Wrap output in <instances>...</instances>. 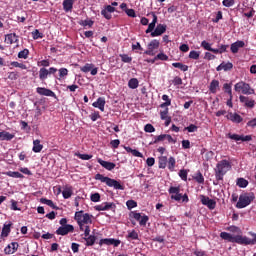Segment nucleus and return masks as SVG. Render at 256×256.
<instances>
[{
    "mask_svg": "<svg viewBox=\"0 0 256 256\" xmlns=\"http://www.w3.org/2000/svg\"><path fill=\"white\" fill-rule=\"evenodd\" d=\"M226 230L233 233V234H236V235H232V234L227 233V232H222L220 234V237L223 240H226V241L231 242V243H237V244L244 245V246L256 245V233L249 232L250 236L252 237V239H250L247 236H243L242 235V233H243L242 230L237 226L227 227Z\"/></svg>",
    "mask_w": 256,
    "mask_h": 256,
    "instance_id": "obj_1",
    "label": "nucleus"
},
{
    "mask_svg": "<svg viewBox=\"0 0 256 256\" xmlns=\"http://www.w3.org/2000/svg\"><path fill=\"white\" fill-rule=\"evenodd\" d=\"M232 168L228 160H221L215 168V178L217 183L214 182V185H218L220 181L223 182L224 176Z\"/></svg>",
    "mask_w": 256,
    "mask_h": 256,
    "instance_id": "obj_2",
    "label": "nucleus"
},
{
    "mask_svg": "<svg viewBox=\"0 0 256 256\" xmlns=\"http://www.w3.org/2000/svg\"><path fill=\"white\" fill-rule=\"evenodd\" d=\"M95 180L101 181L102 183H105L108 187L114 188L115 190H125V186L121 184V181L110 178L108 176H104L103 174L97 173L95 175Z\"/></svg>",
    "mask_w": 256,
    "mask_h": 256,
    "instance_id": "obj_3",
    "label": "nucleus"
},
{
    "mask_svg": "<svg viewBox=\"0 0 256 256\" xmlns=\"http://www.w3.org/2000/svg\"><path fill=\"white\" fill-rule=\"evenodd\" d=\"M256 199L254 192H244L238 197V202H236V208L244 209L249 206Z\"/></svg>",
    "mask_w": 256,
    "mask_h": 256,
    "instance_id": "obj_4",
    "label": "nucleus"
},
{
    "mask_svg": "<svg viewBox=\"0 0 256 256\" xmlns=\"http://www.w3.org/2000/svg\"><path fill=\"white\" fill-rule=\"evenodd\" d=\"M83 211H78L75 213L74 219L77 221L81 231L84 230V225H91L93 216L85 213Z\"/></svg>",
    "mask_w": 256,
    "mask_h": 256,
    "instance_id": "obj_5",
    "label": "nucleus"
},
{
    "mask_svg": "<svg viewBox=\"0 0 256 256\" xmlns=\"http://www.w3.org/2000/svg\"><path fill=\"white\" fill-rule=\"evenodd\" d=\"M234 91L242 92V94H244V95H254L255 94L254 88H251V85L244 81H240V82L234 84Z\"/></svg>",
    "mask_w": 256,
    "mask_h": 256,
    "instance_id": "obj_6",
    "label": "nucleus"
},
{
    "mask_svg": "<svg viewBox=\"0 0 256 256\" xmlns=\"http://www.w3.org/2000/svg\"><path fill=\"white\" fill-rule=\"evenodd\" d=\"M160 48V41L157 39L151 40L147 45V50L144 52L147 56H155V50H158Z\"/></svg>",
    "mask_w": 256,
    "mask_h": 256,
    "instance_id": "obj_7",
    "label": "nucleus"
},
{
    "mask_svg": "<svg viewBox=\"0 0 256 256\" xmlns=\"http://www.w3.org/2000/svg\"><path fill=\"white\" fill-rule=\"evenodd\" d=\"M130 218H134L136 221L139 222L140 226L145 227L147 222L149 221V217L147 215L141 216V213L130 212Z\"/></svg>",
    "mask_w": 256,
    "mask_h": 256,
    "instance_id": "obj_8",
    "label": "nucleus"
},
{
    "mask_svg": "<svg viewBox=\"0 0 256 256\" xmlns=\"http://www.w3.org/2000/svg\"><path fill=\"white\" fill-rule=\"evenodd\" d=\"M167 31V25L166 24H158L153 32H151V37H161V35H164Z\"/></svg>",
    "mask_w": 256,
    "mask_h": 256,
    "instance_id": "obj_9",
    "label": "nucleus"
},
{
    "mask_svg": "<svg viewBox=\"0 0 256 256\" xmlns=\"http://www.w3.org/2000/svg\"><path fill=\"white\" fill-rule=\"evenodd\" d=\"M80 70L83 73L91 72L92 76H96L98 73V68L94 67V64H92V63H86L84 66L80 67Z\"/></svg>",
    "mask_w": 256,
    "mask_h": 256,
    "instance_id": "obj_10",
    "label": "nucleus"
},
{
    "mask_svg": "<svg viewBox=\"0 0 256 256\" xmlns=\"http://www.w3.org/2000/svg\"><path fill=\"white\" fill-rule=\"evenodd\" d=\"M73 231H75V227H73V225H66L59 227L55 233L57 235L66 236L69 233H73Z\"/></svg>",
    "mask_w": 256,
    "mask_h": 256,
    "instance_id": "obj_11",
    "label": "nucleus"
},
{
    "mask_svg": "<svg viewBox=\"0 0 256 256\" xmlns=\"http://www.w3.org/2000/svg\"><path fill=\"white\" fill-rule=\"evenodd\" d=\"M36 93L38 95L41 96H45V97H53V98H57V95L55 94V92H53V90H50L49 88H36Z\"/></svg>",
    "mask_w": 256,
    "mask_h": 256,
    "instance_id": "obj_12",
    "label": "nucleus"
},
{
    "mask_svg": "<svg viewBox=\"0 0 256 256\" xmlns=\"http://www.w3.org/2000/svg\"><path fill=\"white\" fill-rule=\"evenodd\" d=\"M114 202H103V204H98L97 206H94V209L98 212L100 211H108L113 208H115Z\"/></svg>",
    "mask_w": 256,
    "mask_h": 256,
    "instance_id": "obj_13",
    "label": "nucleus"
},
{
    "mask_svg": "<svg viewBox=\"0 0 256 256\" xmlns=\"http://www.w3.org/2000/svg\"><path fill=\"white\" fill-rule=\"evenodd\" d=\"M239 99L245 108L253 109L255 107V100L250 99L249 96H240Z\"/></svg>",
    "mask_w": 256,
    "mask_h": 256,
    "instance_id": "obj_14",
    "label": "nucleus"
},
{
    "mask_svg": "<svg viewBox=\"0 0 256 256\" xmlns=\"http://www.w3.org/2000/svg\"><path fill=\"white\" fill-rule=\"evenodd\" d=\"M116 9L112 7L111 5H107L104 7V9L101 11V15L106 18L107 20L112 19V13H114Z\"/></svg>",
    "mask_w": 256,
    "mask_h": 256,
    "instance_id": "obj_15",
    "label": "nucleus"
},
{
    "mask_svg": "<svg viewBox=\"0 0 256 256\" xmlns=\"http://www.w3.org/2000/svg\"><path fill=\"white\" fill-rule=\"evenodd\" d=\"M97 162L107 171H113L116 167L115 163L102 160L101 158H99Z\"/></svg>",
    "mask_w": 256,
    "mask_h": 256,
    "instance_id": "obj_16",
    "label": "nucleus"
},
{
    "mask_svg": "<svg viewBox=\"0 0 256 256\" xmlns=\"http://www.w3.org/2000/svg\"><path fill=\"white\" fill-rule=\"evenodd\" d=\"M227 136L230 139L236 140V141H251L252 140V136L251 135L243 136V135L229 133Z\"/></svg>",
    "mask_w": 256,
    "mask_h": 256,
    "instance_id": "obj_17",
    "label": "nucleus"
},
{
    "mask_svg": "<svg viewBox=\"0 0 256 256\" xmlns=\"http://www.w3.org/2000/svg\"><path fill=\"white\" fill-rule=\"evenodd\" d=\"M245 47V42L243 40H238L231 44V52L232 54H237L239 52V49H242Z\"/></svg>",
    "mask_w": 256,
    "mask_h": 256,
    "instance_id": "obj_18",
    "label": "nucleus"
},
{
    "mask_svg": "<svg viewBox=\"0 0 256 256\" xmlns=\"http://www.w3.org/2000/svg\"><path fill=\"white\" fill-rule=\"evenodd\" d=\"M18 248L19 244L17 242H12L5 248V255H13L18 250Z\"/></svg>",
    "mask_w": 256,
    "mask_h": 256,
    "instance_id": "obj_19",
    "label": "nucleus"
},
{
    "mask_svg": "<svg viewBox=\"0 0 256 256\" xmlns=\"http://www.w3.org/2000/svg\"><path fill=\"white\" fill-rule=\"evenodd\" d=\"M5 41L9 45L16 44L19 41V36L16 35V33L7 34L6 38H5Z\"/></svg>",
    "mask_w": 256,
    "mask_h": 256,
    "instance_id": "obj_20",
    "label": "nucleus"
},
{
    "mask_svg": "<svg viewBox=\"0 0 256 256\" xmlns=\"http://www.w3.org/2000/svg\"><path fill=\"white\" fill-rule=\"evenodd\" d=\"M233 69V63L232 62H222L217 68V72H221L224 70L225 72L231 71Z\"/></svg>",
    "mask_w": 256,
    "mask_h": 256,
    "instance_id": "obj_21",
    "label": "nucleus"
},
{
    "mask_svg": "<svg viewBox=\"0 0 256 256\" xmlns=\"http://www.w3.org/2000/svg\"><path fill=\"white\" fill-rule=\"evenodd\" d=\"M105 104H106L105 99L103 97H100V98L97 99L96 102H94L92 104V106L94 108H98L100 111L104 112L105 111Z\"/></svg>",
    "mask_w": 256,
    "mask_h": 256,
    "instance_id": "obj_22",
    "label": "nucleus"
},
{
    "mask_svg": "<svg viewBox=\"0 0 256 256\" xmlns=\"http://www.w3.org/2000/svg\"><path fill=\"white\" fill-rule=\"evenodd\" d=\"M227 119L231 120L232 123H237V124L243 121V118L239 114L232 113V112L227 115Z\"/></svg>",
    "mask_w": 256,
    "mask_h": 256,
    "instance_id": "obj_23",
    "label": "nucleus"
},
{
    "mask_svg": "<svg viewBox=\"0 0 256 256\" xmlns=\"http://www.w3.org/2000/svg\"><path fill=\"white\" fill-rule=\"evenodd\" d=\"M219 85H220V82L219 80L217 79H213L209 85V91L212 93V94H216L217 91L219 90Z\"/></svg>",
    "mask_w": 256,
    "mask_h": 256,
    "instance_id": "obj_24",
    "label": "nucleus"
},
{
    "mask_svg": "<svg viewBox=\"0 0 256 256\" xmlns=\"http://www.w3.org/2000/svg\"><path fill=\"white\" fill-rule=\"evenodd\" d=\"M43 145L41 144V141L39 139L33 140V147H32V151L34 153H41V151L43 150Z\"/></svg>",
    "mask_w": 256,
    "mask_h": 256,
    "instance_id": "obj_25",
    "label": "nucleus"
},
{
    "mask_svg": "<svg viewBox=\"0 0 256 256\" xmlns=\"http://www.w3.org/2000/svg\"><path fill=\"white\" fill-rule=\"evenodd\" d=\"M75 4V0H64L63 1V9L65 12H70L73 10V5Z\"/></svg>",
    "mask_w": 256,
    "mask_h": 256,
    "instance_id": "obj_26",
    "label": "nucleus"
},
{
    "mask_svg": "<svg viewBox=\"0 0 256 256\" xmlns=\"http://www.w3.org/2000/svg\"><path fill=\"white\" fill-rule=\"evenodd\" d=\"M15 137V134H11L7 131L0 132L1 141H11Z\"/></svg>",
    "mask_w": 256,
    "mask_h": 256,
    "instance_id": "obj_27",
    "label": "nucleus"
},
{
    "mask_svg": "<svg viewBox=\"0 0 256 256\" xmlns=\"http://www.w3.org/2000/svg\"><path fill=\"white\" fill-rule=\"evenodd\" d=\"M168 165V157L167 156H160L158 158V167L159 169H166Z\"/></svg>",
    "mask_w": 256,
    "mask_h": 256,
    "instance_id": "obj_28",
    "label": "nucleus"
},
{
    "mask_svg": "<svg viewBox=\"0 0 256 256\" xmlns=\"http://www.w3.org/2000/svg\"><path fill=\"white\" fill-rule=\"evenodd\" d=\"M62 196L64 199L71 198V196H73V187L72 186L65 187L64 190L62 191Z\"/></svg>",
    "mask_w": 256,
    "mask_h": 256,
    "instance_id": "obj_29",
    "label": "nucleus"
},
{
    "mask_svg": "<svg viewBox=\"0 0 256 256\" xmlns=\"http://www.w3.org/2000/svg\"><path fill=\"white\" fill-rule=\"evenodd\" d=\"M40 203L47 205L49 207H51L52 209H59L58 206H56V204H54L53 200H48V198L42 197L40 198Z\"/></svg>",
    "mask_w": 256,
    "mask_h": 256,
    "instance_id": "obj_30",
    "label": "nucleus"
},
{
    "mask_svg": "<svg viewBox=\"0 0 256 256\" xmlns=\"http://www.w3.org/2000/svg\"><path fill=\"white\" fill-rule=\"evenodd\" d=\"M49 76V70L45 67L40 68L39 70V79L41 81H45L46 79H48Z\"/></svg>",
    "mask_w": 256,
    "mask_h": 256,
    "instance_id": "obj_31",
    "label": "nucleus"
},
{
    "mask_svg": "<svg viewBox=\"0 0 256 256\" xmlns=\"http://www.w3.org/2000/svg\"><path fill=\"white\" fill-rule=\"evenodd\" d=\"M162 100L165 101V102L160 105V108H167V107L172 105V100L170 99L168 94H163L162 95Z\"/></svg>",
    "mask_w": 256,
    "mask_h": 256,
    "instance_id": "obj_32",
    "label": "nucleus"
},
{
    "mask_svg": "<svg viewBox=\"0 0 256 256\" xmlns=\"http://www.w3.org/2000/svg\"><path fill=\"white\" fill-rule=\"evenodd\" d=\"M124 149H126V153H132L133 157L143 158V154L136 149H132L131 147H124Z\"/></svg>",
    "mask_w": 256,
    "mask_h": 256,
    "instance_id": "obj_33",
    "label": "nucleus"
},
{
    "mask_svg": "<svg viewBox=\"0 0 256 256\" xmlns=\"http://www.w3.org/2000/svg\"><path fill=\"white\" fill-rule=\"evenodd\" d=\"M6 175L8 177L14 178V179H23L24 175L18 171H8L6 172Z\"/></svg>",
    "mask_w": 256,
    "mask_h": 256,
    "instance_id": "obj_34",
    "label": "nucleus"
},
{
    "mask_svg": "<svg viewBox=\"0 0 256 256\" xmlns=\"http://www.w3.org/2000/svg\"><path fill=\"white\" fill-rule=\"evenodd\" d=\"M172 66L176 69H179L182 72H187L188 71V66L181 63V62H174V63H172Z\"/></svg>",
    "mask_w": 256,
    "mask_h": 256,
    "instance_id": "obj_35",
    "label": "nucleus"
},
{
    "mask_svg": "<svg viewBox=\"0 0 256 256\" xmlns=\"http://www.w3.org/2000/svg\"><path fill=\"white\" fill-rule=\"evenodd\" d=\"M139 87V80L137 78H130L128 80V88L137 89Z\"/></svg>",
    "mask_w": 256,
    "mask_h": 256,
    "instance_id": "obj_36",
    "label": "nucleus"
},
{
    "mask_svg": "<svg viewBox=\"0 0 256 256\" xmlns=\"http://www.w3.org/2000/svg\"><path fill=\"white\" fill-rule=\"evenodd\" d=\"M168 165V170L173 172L175 170L176 167V159L175 157H169L168 161H167Z\"/></svg>",
    "mask_w": 256,
    "mask_h": 256,
    "instance_id": "obj_37",
    "label": "nucleus"
},
{
    "mask_svg": "<svg viewBox=\"0 0 256 256\" xmlns=\"http://www.w3.org/2000/svg\"><path fill=\"white\" fill-rule=\"evenodd\" d=\"M10 232H11V224H5L2 229L1 237L2 238L8 237Z\"/></svg>",
    "mask_w": 256,
    "mask_h": 256,
    "instance_id": "obj_38",
    "label": "nucleus"
},
{
    "mask_svg": "<svg viewBox=\"0 0 256 256\" xmlns=\"http://www.w3.org/2000/svg\"><path fill=\"white\" fill-rule=\"evenodd\" d=\"M236 185L240 188H246L249 185V182L245 178H238Z\"/></svg>",
    "mask_w": 256,
    "mask_h": 256,
    "instance_id": "obj_39",
    "label": "nucleus"
},
{
    "mask_svg": "<svg viewBox=\"0 0 256 256\" xmlns=\"http://www.w3.org/2000/svg\"><path fill=\"white\" fill-rule=\"evenodd\" d=\"M96 239L97 238L94 235H89V236L85 237L84 240L86 241V246L94 245Z\"/></svg>",
    "mask_w": 256,
    "mask_h": 256,
    "instance_id": "obj_40",
    "label": "nucleus"
},
{
    "mask_svg": "<svg viewBox=\"0 0 256 256\" xmlns=\"http://www.w3.org/2000/svg\"><path fill=\"white\" fill-rule=\"evenodd\" d=\"M223 89L225 93L229 94L231 98H233V92H232V84L231 83H224Z\"/></svg>",
    "mask_w": 256,
    "mask_h": 256,
    "instance_id": "obj_41",
    "label": "nucleus"
},
{
    "mask_svg": "<svg viewBox=\"0 0 256 256\" xmlns=\"http://www.w3.org/2000/svg\"><path fill=\"white\" fill-rule=\"evenodd\" d=\"M154 60L169 61V56L164 52H161L154 57Z\"/></svg>",
    "mask_w": 256,
    "mask_h": 256,
    "instance_id": "obj_42",
    "label": "nucleus"
},
{
    "mask_svg": "<svg viewBox=\"0 0 256 256\" xmlns=\"http://www.w3.org/2000/svg\"><path fill=\"white\" fill-rule=\"evenodd\" d=\"M126 239L138 240L139 234L135 230L128 231V236H126Z\"/></svg>",
    "mask_w": 256,
    "mask_h": 256,
    "instance_id": "obj_43",
    "label": "nucleus"
},
{
    "mask_svg": "<svg viewBox=\"0 0 256 256\" xmlns=\"http://www.w3.org/2000/svg\"><path fill=\"white\" fill-rule=\"evenodd\" d=\"M166 139V134H161L154 137V141L150 142V145H156V143L164 141Z\"/></svg>",
    "mask_w": 256,
    "mask_h": 256,
    "instance_id": "obj_44",
    "label": "nucleus"
},
{
    "mask_svg": "<svg viewBox=\"0 0 256 256\" xmlns=\"http://www.w3.org/2000/svg\"><path fill=\"white\" fill-rule=\"evenodd\" d=\"M194 180L198 184H204V181H205L204 176L200 171L194 176Z\"/></svg>",
    "mask_w": 256,
    "mask_h": 256,
    "instance_id": "obj_45",
    "label": "nucleus"
},
{
    "mask_svg": "<svg viewBox=\"0 0 256 256\" xmlns=\"http://www.w3.org/2000/svg\"><path fill=\"white\" fill-rule=\"evenodd\" d=\"M29 56V50L28 49H23L22 51L18 52V58L19 59H28Z\"/></svg>",
    "mask_w": 256,
    "mask_h": 256,
    "instance_id": "obj_46",
    "label": "nucleus"
},
{
    "mask_svg": "<svg viewBox=\"0 0 256 256\" xmlns=\"http://www.w3.org/2000/svg\"><path fill=\"white\" fill-rule=\"evenodd\" d=\"M11 66L14 67V68H20L22 70H27V66L23 63L18 62V61H12Z\"/></svg>",
    "mask_w": 256,
    "mask_h": 256,
    "instance_id": "obj_47",
    "label": "nucleus"
},
{
    "mask_svg": "<svg viewBox=\"0 0 256 256\" xmlns=\"http://www.w3.org/2000/svg\"><path fill=\"white\" fill-rule=\"evenodd\" d=\"M76 157L82 161H89L92 159L93 155L76 153Z\"/></svg>",
    "mask_w": 256,
    "mask_h": 256,
    "instance_id": "obj_48",
    "label": "nucleus"
},
{
    "mask_svg": "<svg viewBox=\"0 0 256 256\" xmlns=\"http://www.w3.org/2000/svg\"><path fill=\"white\" fill-rule=\"evenodd\" d=\"M169 194L171 195H175L181 192V187L179 186H170L169 190H168Z\"/></svg>",
    "mask_w": 256,
    "mask_h": 256,
    "instance_id": "obj_49",
    "label": "nucleus"
},
{
    "mask_svg": "<svg viewBox=\"0 0 256 256\" xmlns=\"http://www.w3.org/2000/svg\"><path fill=\"white\" fill-rule=\"evenodd\" d=\"M169 108L165 107L163 111H160V118L161 120H165L167 118H169Z\"/></svg>",
    "mask_w": 256,
    "mask_h": 256,
    "instance_id": "obj_50",
    "label": "nucleus"
},
{
    "mask_svg": "<svg viewBox=\"0 0 256 256\" xmlns=\"http://www.w3.org/2000/svg\"><path fill=\"white\" fill-rule=\"evenodd\" d=\"M120 58L122 59L123 63H131L133 61V58L130 57L128 54H120Z\"/></svg>",
    "mask_w": 256,
    "mask_h": 256,
    "instance_id": "obj_51",
    "label": "nucleus"
},
{
    "mask_svg": "<svg viewBox=\"0 0 256 256\" xmlns=\"http://www.w3.org/2000/svg\"><path fill=\"white\" fill-rule=\"evenodd\" d=\"M138 206L137 202L135 200H128L126 202V207H128V210H132Z\"/></svg>",
    "mask_w": 256,
    "mask_h": 256,
    "instance_id": "obj_52",
    "label": "nucleus"
},
{
    "mask_svg": "<svg viewBox=\"0 0 256 256\" xmlns=\"http://www.w3.org/2000/svg\"><path fill=\"white\" fill-rule=\"evenodd\" d=\"M79 24L81 25V26H83V27H86V26H89V28H91L92 26H93V24H94V21H92V20H81L80 22H79Z\"/></svg>",
    "mask_w": 256,
    "mask_h": 256,
    "instance_id": "obj_53",
    "label": "nucleus"
},
{
    "mask_svg": "<svg viewBox=\"0 0 256 256\" xmlns=\"http://www.w3.org/2000/svg\"><path fill=\"white\" fill-rule=\"evenodd\" d=\"M32 37H33V39H43L44 34L40 33V31L38 29H36L32 32Z\"/></svg>",
    "mask_w": 256,
    "mask_h": 256,
    "instance_id": "obj_54",
    "label": "nucleus"
},
{
    "mask_svg": "<svg viewBox=\"0 0 256 256\" xmlns=\"http://www.w3.org/2000/svg\"><path fill=\"white\" fill-rule=\"evenodd\" d=\"M200 57V53L195 51V50H192L190 51L189 53V58L192 59V60H198Z\"/></svg>",
    "mask_w": 256,
    "mask_h": 256,
    "instance_id": "obj_55",
    "label": "nucleus"
},
{
    "mask_svg": "<svg viewBox=\"0 0 256 256\" xmlns=\"http://www.w3.org/2000/svg\"><path fill=\"white\" fill-rule=\"evenodd\" d=\"M144 131H145L146 133H153V132L156 131V129H155V127H154L152 124H146V125L144 126Z\"/></svg>",
    "mask_w": 256,
    "mask_h": 256,
    "instance_id": "obj_56",
    "label": "nucleus"
},
{
    "mask_svg": "<svg viewBox=\"0 0 256 256\" xmlns=\"http://www.w3.org/2000/svg\"><path fill=\"white\" fill-rule=\"evenodd\" d=\"M200 200H201V203L205 206L208 205V203L212 200L211 198H209L208 196H205L203 194L200 195Z\"/></svg>",
    "mask_w": 256,
    "mask_h": 256,
    "instance_id": "obj_57",
    "label": "nucleus"
},
{
    "mask_svg": "<svg viewBox=\"0 0 256 256\" xmlns=\"http://www.w3.org/2000/svg\"><path fill=\"white\" fill-rule=\"evenodd\" d=\"M69 75V70L67 68H60L59 69V77L64 78Z\"/></svg>",
    "mask_w": 256,
    "mask_h": 256,
    "instance_id": "obj_58",
    "label": "nucleus"
},
{
    "mask_svg": "<svg viewBox=\"0 0 256 256\" xmlns=\"http://www.w3.org/2000/svg\"><path fill=\"white\" fill-rule=\"evenodd\" d=\"M100 194L98 192L91 194V201L94 203H98L100 201Z\"/></svg>",
    "mask_w": 256,
    "mask_h": 256,
    "instance_id": "obj_59",
    "label": "nucleus"
},
{
    "mask_svg": "<svg viewBox=\"0 0 256 256\" xmlns=\"http://www.w3.org/2000/svg\"><path fill=\"white\" fill-rule=\"evenodd\" d=\"M201 47L205 50V51H209L212 49L210 43H208L207 41H202L201 43Z\"/></svg>",
    "mask_w": 256,
    "mask_h": 256,
    "instance_id": "obj_60",
    "label": "nucleus"
},
{
    "mask_svg": "<svg viewBox=\"0 0 256 256\" xmlns=\"http://www.w3.org/2000/svg\"><path fill=\"white\" fill-rule=\"evenodd\" d=\"M179 177L183 180V181H187V170L182 169L179 171Z\"/></svg>",
    "mask_w": 256,
    "mask_h": 256,
    "instance_id": "obj_61",
    "label": "nucleus"
},
{
    "mask_svg": "<svg viewBox=\"0 0 256 256\" xmlns=\"http://www.w3.org/2000/svg\"><path fill=\"white\" fill-rule=\"evenodd\" d=\"M125 12H126V15H128L129 17H132V18L137 17L136 12L133 9H126Z\"/></svg>",
    "mask_w": 256,
    "mask_h": 256,
    "instance_id": "obj_62",
    "label": "nucleus"
},
{
    "mask_svg": "<svg viewBox=\"0 0 256 256\" xmlns=\"http://www.w3.org/2000/svg\"><path fill=\"white\" fill-rule=\"evenodd\" d=\"M198 129V127L194 124L189 125L188 127L185 128V130H187L188 132L192 133V132H196Z\"/></svg>",
    "mask_w": 256,
    "mask_h": 256,
    "instance_id": "obj_63",
    "label": "nucleus"
},
{
    "mask_svg": "<svg viewBox=\"0 0 256 256\" xmlns=\"http://www.w3.org/2000/svg\"><path fill=\"white\" fill-rule=\"evenodd\" d=\"M90 118L93 122H95L97 119L101 118L99 112H94L90 115Z\"/></svg>",
    "mask_w": 256,
    "mask_h": 256,
    "instance_id": "obj_64",
    "label": "nucleus"
}]
</instances>
